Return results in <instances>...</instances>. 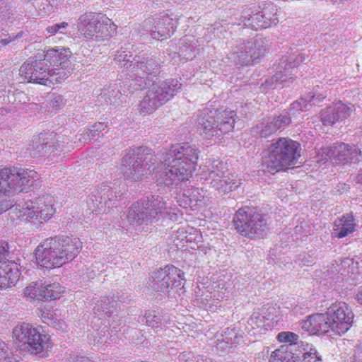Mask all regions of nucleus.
Returning <instances> with one entry per match:
<instances>
[{"label": "nucleus", "instance_id": "4c0bfd02", "mask_svg": "<svg viewBox=\"0 0 362 362\" xmlns=\"http://www.w3.org/2000/svg\"><path fill=\"white\" fill-rule=\"evenodd\" d=\"M25 297L38 300H44L45 294L42 288V281L32 282L23 291Z\"/></svg>", "mask_w": 362, "mask_h": 362}, {"label": "nucleus", "instance_id": "473e14b6", "mask_svg": "<svg viewBox=\"0 0 362 362\" xmlns=\"http://www.w3.org/2000/svg\"><path fill=\"white\" fill-rule=\"evenodd\" d=\"M205 168L209 180L217 178V177H223V174L227 170L226 163L220 160H209L206 162Z\"/></svg>", "mask_w": 362, "mask_h": 362}, {"label": "nucleus", "instance_id": "09e8293b", "mask_svg": "<svg viewBox=\"0 0 362 362\" xmlns=\"http://www.w3.org/2000/svg\"><path fill=\"white\" fill-rule=\"evenodd\" d=\"M334 144L332 146L322 148L317 154V162H326L329 160L334 163Z\"/></svg>", "mask_w": 362, "mask_h": 362}, {"label": "nucleus", "instance_id": "ddd939ff", "mask_svg": "<svg viewBox=\"0 0 362 362\" xmlns=\"http://www.w3.org/2000/svg\"><path fill=\"white\" fill-rule=\"evenodd\" d=\"M13 338L31 354H40L48 348L49 337L28 323L17 325L13 330Z\"/></svg>", "mask_w": 362, "mask_h": 362}, {"label": "nucleus", "instance_id": "58836bf2", "mask_svg": "<svg viewBox=\"0 0 362 362\" xmlns=\"http://www.w3.org/2000/svg\"><path fill=\"white\" fill-rule=\"evenodd\" d=\"M276 132L275 128L272 124L270 119L264 120L257 124L252 128V132L255 136H259L262 138L269 136Z\"/></svg>", "mask_w": 362, "mask_h": 362}, {"label": "nucleus", "instance_id": "f704fd0d", "mask_svg": "<svg viewBox=\"0 0 362 362\" xmlns=\"http://www.w3.org/2000/svg\"><path fill=\"white\" fill-rule=\"evenodd\" d=\"M266 320L269 319H266L264 315L259 313H254L247 321L245 325L246 332L250 335L256 334V329L264 328L266 326L269 325V323L265 324Z\"/></svg>", "mask_w": 362, "mask_h": 362}, {"label": "nucleus", "instance_id": "79ce46f5", "mask_svg": "<svg viewBox=\"0 0 362 362\" xmlns=\"http://www.w3.org/2000/svg\"><path fill=\"white\" fill-rule=\"evenodd\" d=\"M188 37H185L181 40V45L179 48L178 54L181 59L187 62V60L192 59L194 57L193 53V46Z\"/></svg>", "mask_w": 362, "mask_h": 362}, {"label": "nucleus", "instance_id": "6e6d98bb", "mask_svg": "<svg viewBox=\"0 0 362 362\" xmlns=\"http://www.w3.org/2000/svg\"><path fill=\"white\" fill-rule=\"evenodd\" d=\"M38 8L39 13L42 16H47L54 11L53 6L47 0H41L38 3Z\"/></svg>", "mask_w": 362, "mask_h": 362}, {"label": "nucleus", "instance_id": "1a4fd4ad", "mask_svg": "<svg viewBox=\"0 0 362 362\" xmlns=\"http://www.w3.org/2000/svg\"><path fill=\"white\" fill-rule=\"evenodd\" d=\"M182 83L177 78L153 82L141 101L139 107L141 114L147 115L171 100L180 90Z\"/></svg>", "mask_w": 362, "mask_h": 362}, {"label": "nucleus", "instance_id": "774afa93", "mask_svg": "<svg viewBox=\"0 0 362 362\" xmlns=\"http://www.w3.org/2000/svg\"><path fill=\"white\" fill-rule=\"evenodd\" d=\"M356 182L362 184V170H361L356 175Z\"/></svg>", "mask_w": 362, "mask_h": 362}, {"label": "nucleus", "instance_id": "7c9ffc66", "mask_svg": "<svg viewBox=\"0 0 362 362\" xmlns=\"http://www.w3.org/2000/svg\"><path fill=\"white\" fill-rule=\"evenodd\" d=\"M332 272L340 274L342 278L351 277L358 273V262L351 258H345L335 261L332 265Z\"/></svg>", "mask_w": 362, "mask_h": 362}, {"label": "nucleus", "instance_id": "f3484780", "mask_svg": "<svg viewBox=\"0 0 362 362\" xmlns=\"http://www.w3.org/2000/svg\"><path fill=\"white\" fill-rule=\"evenodd\" d=\"M262 38L247 41L236 47L229 59L236 64L247 66L255 62L266 52Z\"/></svg>", "mask_w": 362, "mask_h": 362}, {"label": "nucleus", "instance_id": "c85d7f7f", "mask_svg": "<svg viewBox=\"0 0 362 362\" xmlns=\"http://www.w3.org/2000/svg\"><path fill=\"white\" fill-rule=\"evenodd\" d=\"M50 140H52V138L49 139L45 134H40L38 136L35 137L33 139L30 154L34 157H38L46 156L54 150H57V148Z\"/></svg>", "mask_w": 362, "mask_h": 362}, {"label": "nucleus", "instance_id": "6e6552de", "mask_svg": "<svg viewBox=\"0 0 362 362\" xmlns=\"http://www.w3.org/2000/svg\"><path fill=\"white\" fill-rule=\"evenodd\" d=\"M233 223L240 235L250 239L262 238L269 230L267 216L261 214L257 208L247 206L236 211Z\"/></svg>", "mask_w": 362, "mask_h": 362}, {"label": "nucleus", "instance_id": "338daca9", "mask_svg": "<svg viewBox=\"0 0 362 362\" xmlns=\"http://www.w3.org/2000/svg\"><path fill=\"white\" fill-rule=\"evenodd\" d=\"M356 300H357V302L358 303L362 305V288H360V290L358 291L356 296Z\"/></svg>", "mask_w": 362, "mask_h": 362}, {"label": "nucleus", "instance_id": "a19ab883", "mask_svg": "<svg viewBox=\"0 0 362 362\" xmlns=\"http://www.w3.org/2000/svg\"><path fill=\"white\" fill-rule=\"evenodd\" d=\"M107 125L104 122H99L93 124L81 136L84 142H91L96 141L95 137L107 128Z\"/></svg>", "mask_w": 362, "mask_h": 362}, {"label": "nucleus", "instance_id": "5701e85b", "mask_svg": "<svg viewBox=\"0 0 362 362\" xmlns=\"http://www.w3.org/2000/svg\"><path fill=\"white\" fill-rule=\"evenodd\" d=\"M334 163L345 164L356 163L362 158L361 148L345 143L334 144Z\"/></svg>", "mask_w": 362, "mask_h": 362}, {"label": "nucleus", "instance_id": "cd10ccee", "mask_svg": "<svg viewBox=\"0 0 362 362\" xmlns=\"http://www.w3.org/2000/svg\"><path fill=\"white\" fill-rule=\"evenodd\" d=\"M221 338L218 339L217 349H226L233 347L243 341L242 331L237 327H228L221 334Z\"/></svg>", "mask_w": 362, "mask_h": 362}, {"label": "nucleus", "instance_id": "13d9d810", "mask_svg": "<svg viewBox=\"0 0 362 362\" xmlns=\"http://www.w3.org/2000/svg\"><path fill=\"white\" fill-rule=\"evenodd\" d=\"M211 304L212 305H214L216 301H221L225 298L228 297L226 295V288H224L223 287L221 288V291L214 290L212 293H211Z\"/></svg>", "mask_w": 362, "mask_h": 362}, {"label": "nucleus", "instance_id": "49530a36", "mask_svg": "<svg viewBox=\"0 0 362 362\" xmlns=\"http://www.w3.org/2000/svg\"><path fill=\"white\" fill-rule=\"evenodd\" d=\"M64 361L65 362H97L90 356L75 351L66 353Z\"/></svg>", "mask_w": 362, "mask_h": 362}, {"label": "nucleus", "instance_id": "c03bdc74", "mask_svg": "<svg viewBox=\"0 0 362 362\" xmlns=\"http://www.w3.org/2000/svg\"><path fill=\"white\" fill-rule=\"evenodd\" d=\"M272 124L275 128L276 132L281 129H284L291 122V116L288 112H283L278 117L270 119Z\"/></svg>", "mask_w": 362, "mask_h": 362}, {"label": "nucleus", "instance_id": "37998d69", "mask_svg": "<svg viewBox=\"0 0 362 362\" xmlns=\"http://www.w3.org/2000/svg\"><path fill=\"white\" fill-rule=\"evenodd\" d=\"M0 359L4 362H19L21 356L11 351L8 344L0 339Z\"/></svg>", "mask_w": 362, "mask_h": 362}, {"label": "nucleus", "instance_id": "de8ad7c7", "mask_svg": "<svg viewBox=\"0 0 362 362\" xmlns=\"http://www.w3.org/2000/svg\"><path fill=\"white\" fill-rule=\"evenodd\" d=\"M179 362H213L209 358H204L202 356L195 355L192 352L184 351L179 355Z\"/></svg>", "mask_w": 362, "mask_h": 362}, {"label": "nucleus", "instance_id": "ea45409f", "mask_svg": "<svg viewBox=\"0 0 362 362\" xmlns=\"http://www.w3.org/2000/svg\"><path fill=\"white\" fill-rule=\"evenodd\" d=\"M298 356H292L284 349H276L272 352L269 362H298L300 361Z\"/></svg>", "mask_w": 362, "mask_h": 362}, {"label": "nucleus", "instance_id": "f257e3e1", "mask_svg": "<svg viewBox=\"0 0 362 362\" xmlns=\"http://www.w3.org/2000/svg\"><path fill=\"white\" fill-rule=\"evenodd\" d=\"M199 148L189 143L176 144L163 153L160 163L155 166L156 156L145 146L126 150L120 170L125 179L138 182L154 173L158 185L177 187L189 180L196 169Z\"/></svg>", "mask_w": 362, "mask_h": 362}, {"label": "nucleus", "instance_id": "864d4df0", "mask_svg": "<svg viewBox=\"0 0 362 362\" xmlns=\"http://www.w3.org/2000/svg\"><path fill=\"white\" fill-rule=\"evenodd\" d=\"M309 109L310 107L308 106V103L307 102L303 103V98H301L300 100L293 102L291 105L290 111L288 113L289 115H291L293 116H295L296 113L300 111H305Z\"/></svg>", "mask_w": 362, "mask_h": 362}, {"label": "nucleus", "instance_id": "e433bc0d", "mask_svg": "<svg viewBox=\"0 0 362 362\" xmlns=\"http://www.w3.org/2000/svg\"><path fill=\"white\" fill-rule=\"evenodd\" d=\"M42 288L45 300L59 299L64 293V288L59 283L47 284L42 281Z\"/></svg>", "mask_w": 362, "mask_h": 362}, {"label": "nucleus", "instance_id": "39448f33", "mask_svg": "<svg viewBox=\"0 0 362 362\" xmlns=\"http://www.w3.org/2000/svg\"><path fill=\"white\" fill-rule=\"evenodd\" d=\"M236 118V112L233 110L225 109L220 111L217 108L206 107L197 116V131L207 139L220 136L233 130Z\"/></svg>", "mask_w": 362, "mask_h": 362}, {"label": "nucleus", "instance_id": "7ed1b4c3", "mask_svg": "<svg viewBox=\"0 0 362 362\" xmlns=\"http://www.w3.org/2000/svg\"><path fill=\"white\" fill-rule=\"evenodd\" d=\"M82 243L78 238L57 235L48 238L35 249L37 264L46 269L60 267L72 261L81 252Z\"/></svg>", "mask_w": 362, "mask_h": 362}, {"label": "nucleus", "instance_id": "9b49d317", "mask_svg": "<svg viewBox=\"0 0 362 362\" xmlns=\"http://www.w3.org/2000/svg\"><path fill=\"white\" fill-rule=\"evenodd\" d=\"M27 61L20 68L19 74L28 82L45 86L61 83L66 72L52 74L43 59Z\"/></svg>", "mask_w": 362, "mask_h": 362}, {"label": "nucleus", "instance_id": "0e129e2a", "mask_svg": "<svg viewBox=\"0 0 362 362\" xmlns=\"http://www.w3.org/2000/svg\"><path fill=\"white\" fill-rule=\"evenodd\" d=\"M220 182L222 185H224V177H217V178H214L211 180L210 184L214 188V182Z\"/></svg>", "mask_w": 362, "mask_h": 362}, {"label": "nucleus", "instance_id": "bb28decb", "mask_svg": "<svg viewBox=\"0 0 362 362\" xmlns=\"http://www.w3.org/2000/svg\"><path fill=\"white\" fill-rule=\"evenodd\" d=\"M291 63H288L287 59H281L276 73L271 78V85L276 82L274 88H276L277 84L288 86L293 82V76L296 73V69L294 66H291Z\"/></svg>", "mask_w": 362, "mask_h": 362}, {"label": "nucleus", "instance_id": "393cba45", "mask_svg": "<svg viewBox=\"0 0 362 362\" xmlns=\"http://www.w3.org/2000/svg\"><path fill=\"white\" fill-rule=\"evenodd\" d=\"M127 296L124 297V293H117V296H103L100 300H97L95 305L94 306L93 310L94 314L97 315L98 319H103L106 316L110 317L113 311L110 310V308H113L118 305V303H126L128 300Z\"/></svg>", "mask_w": 362, "mask_h": 362}, {"label": "nucleus", "instance_id": "69168bd1", "mask_svg": "<svg viewBox=\"0 0 362 362\" xmlns=\"http://www.w3.org/2000/svg\"><path fill=\"white\" fill-rule=\"evenodd\" d=\"M328 1H330L333 4L335 5H340V4H344L351 0H327Z\"/></svg>", "mask_w": 362, "mask_h": 362}, {"label": "nucleus", "instance_id": "20e7f679", "mask_svg": "<svg viewBox=\"0 0 362 362\" xmlns=\"http://www.w3.org/2000/svg\"><path fill=\"white\" fill-rule=\"evenodd\" d=\"M300 144L288 138H279L262 151V165L268 171L278 172L297 163Z\"/></svg>", "mask_w": 362, "mask_h": 362}, {"label": "nucleus", "instance_id": "b1692460", "mask_svg": "<svg viewBox=\"0 0 362 362\" xmlns=\"http://www.w3.org/2000/svg\"><path fill=\"white\" fill-rule=\"evenodd\" d=\"M184 199H180L177 202L183 208L190 207L193 209L196 206H204L210 199L208 191L203 188L190 187L183 191Z\"/></svg>", "mask_w": 362, "mask_h": 362}, {"label": "nucleus", "instance_id": "a18cd8bd", "mask_svg": "<svg viewBox=\"0 0 362 362\" xmlns=\"http://www.w3.org/2000/svg\"><path fill=\"white\" fill-rule=\"evenodd\" d=\"M0 3L4 4V0H0ZM13 19L14 15L11 12V7L7 4L0 6V23L8 25L13 22Z\"/></svg>", "mask_w": 362, "mask_h": 362}, {"label": "nucleus", "instance_id": "603ef678", "mask_svg": "<svg viewBox=\"0 0 362 362\" xmlns=\"http://www.w3.org/2000/svg\"><path fill=\"white\" fill-rule=\"evenodd\" d=\"M325 95L322 94H315L313 93H309L303 97V102H307L308 106L310 108L313 105H317L320 103L325 98Z\"/></svg>", "mask_w": 362, "mask_h": 362}, {"label": "nucleus", "instance_id": "a878e982", "mask_svg": "<svg viewBox=\"0 0 362 362\" xmlns=\"http://www.w3.org/2000/svg\"><path fill=\"white\" fill-rule=\"evenodd\" d=\"M301 327L310 334H325L331 330L326 313H317L310 315L301 322Z\"/></svg>", "mask_w": 362, "mask_h": 362}, {"label": "nucleus", "instance_id": "052dcab7", "mask_svg": "<svg viewBox=\"0 0 362 362\" xmlns=\"http://www.w3.org/2000/svg\"><path fill=\"white\" fill-rule=\"evenodd\" d=\"M23 35L22 32L18 33L16 35H9L8 37L0 39V49L6 46L10 42L14 41L16 39L21 37Z\"/></svg>", "mask_w": 362, "mask_h": 362}, {"label": "nucleus", "instance_id": "72a5a7b5", "mask_svg": "<svg viewBox=\"0 0 362 362\" xmlns=\"http://www.w3.org/2000/svg\"><path fill=\"white\" fill-rule=\"evenodd\" d=\"M293 354L300 359L298 362H322L316 349L308 344L303 346L298 353Z\"/></svg>", "mask_w": 362, "mask_h": 362}, {"label": "nucleus", "instance_id": "f8f14e48", "mask_svg": "<svg viewBox=\"0 0 362 362\" xmlns=\"http://www.w3.org/2000/svg\"><path fill=\"white\" fill-rule=\"evenodd\" d=\"M53 197L47 194L18 204L14 209L18 211V217L24 221L35 218L42 223L49 219L55 213Z\"/></svg>", "mask_w": 362, "mask_h": 362}, {"label": "nucleus", "instance_id": "5fc2aeb1", "mask_svg": "<svg viewBox=\"0 0 362 362\" xmlns=\"http://www.w3.org/2000/svg\"><path fill=\"white\" fill-rule=\"evenodd\" d=\"M277 339L281 342H289L291 344H296L298 339V336L293 332H282L279 333Z\"/></svg>", "mask_w": 362, "mask_h": 362}, {"label": "nucleus", "instance_id": "412c9836", "mask_svg": "<svg viewBox=\"0 0 362 362\" xmlns=\"http://www.w3.org/2000/svg\"><path fill=\"white\" fill-rule=\"evenodd\" d=\"M8 253L6 245L0 242V288L6 289L14 286L18 280L20 274L17 264L12 261L6 260Z\"/></svg>", "mask_w": 362, "mask_h": 362}, {"label": "nucleus", "instance_id": "f03ea898", "mask_svg": "<svg viewBox=\"0 0 362 362\" xmlns=\"http://www.w3.org/2000/svg\"><path fill=\"white\" fill-rule=\"evenodd\" d=\"M115 61L123 71L127 70L132 73V79L129 81L127 90H123L121 93L118 84L110 86L103 94L106 102L111 105H116L122 100V95L131 93L132 90H136L145 88L150 82L151 76H156L160 72V62L156 56L145 54L134 56L128 54L126 51L117 52ZM121 88V83H119Z\"/></svg>", "mask_w": 362, "mask_h": 362}, {"label": "nucleus", "instance_id": "8fccbe9b", "mask_svg": "<svg viewBox=\"0 0 362 362\" xmlns=\"http://www.w3.org/2000/svg\"><path fill=\"white\" fill-rule=\"evenodd\" d=\"M42 319L43 322L47 324L49 326H52L56 329H63L65 326V322L64 321L54 318L52 314L48 313H43L42 314Z\"/></svg>", "mask_w": 362, "mask_h": 362}, {"label": "nucleus", "instance_id": "e2e57ef3", "mask_svg": "<svg viewBox=\"0 0 362 362\" xmlns=\"http://www.w3.org/2000/svg\"><path fill=\"white\" fill-rule=\"evenodd\" d=\"M354 362H362V343L358 346L353 356Z\"/></svg>", "mask_w": 362, "mask_h": 362}, {"label": "nucleus", "instance_id": "c756f323", "mask_svg": "<svg viewBox=\"0 0 362 362\" xmlns=\"http://www.w3.org/2000/svg\"><path fill=\"white\" fill-rule=\"evenodd\" d=\"M356 223L351 214H345L335 220L334 223V234L338 238H342L355 230Z\"/></svg>", "mask_w": 362, "mask_h": 362}, {"label": "nucleus", "instance_id": "4468645a", "mask_svg": "<svg viewBox=\"0 0 362 362\" xmlns=\"http://www.w3.org/2000/svg\"><path fill=\"white\" fill-rule=\"evenodd\" d=\"M185 273L173 265H167L151 274L149 286L156 292L167 293L170 288L179 287Z\"/></svg>", "mask_w": 362, "mask_h": 362}, {"label": "nucleus", "instance_id": "423d86ee", "mask_svg": "<svg viewBox=\"0 0 362 362\" xmlns=\"http://www.w3.org/2000/svg\"><path fill=\"white\" fill-rule=\"evenodd\" d=\"M168 209L163 197L156 194H151L132 204L127 219L132 226L152 223L167 214Z\"/></svg>", "mask_w": 362, "mask_h": 362}, {"label": "nucleus", "instance_id": "2eb2a0df", "mask_svg": "<svg viewBox=\"0 0 362 362\" xmlns=\"http://www.w3.org/2000/svg\"><path fill=\"white\" fill-rule=\"evenodd\" d=\"M331 330L337 334L346 333L352 326L354 315L352 309L344 302L333 303L326 313Z\"/></svg>", "mask_w": 362, "mask_h": 362}, {"label": "nucleus", "instance_id": "9d476101", "mask_svg": "<svg viewBox=\"0 0 362 362\" xmlns=\"http://www.w3.org/2000/svg\"><path fill=\"white\" fill-rule=\"evenodd\" d=\"M38 175L33 170L15 167L0 169V197L16 191H23L26 186L33 185Z\"/></svg>", "mask_w": 362, "mask_h": 362}, {"label": "nucleus", "instance_id": "0eeeda50", "mask_svg": "<svg viewBox=\"0 0 362 362\" xmlns=\"http://www.w3.org/2000/svg\"><path fill=\"white\" fill-rule=\"evenodd\" d=\"M117 26L106 15L86 12L76 21L78 33L86 39L104 42L116 34Z\"/></svg>", "mask_w": 362, "mask_h": 362}, {"label": "nucleus", "instance_id": "bf43d9fd", "mask_svg": "<svg viewBox=\"0 0 362 362\" xmlns=\"http://www.w3.org/2000/svg\"><path fill=\"white\" fill-rule=\"evenodd\" d=\"M51 103L52 108L59 110L64 105V100L63 96L56 95L52 98Z\"/></svg>", "mask_w": 362, "mask_h": 362}, {"label": "nucleus", "instance_id": "a211bd4d", "mask_svg": "<svg viewBox=\"0 0 362 362\" xmlns=\"http://www.w3.org/2000/svg\"><path fill=\"white\" fill-rule=\"evenodd\" d=\"M177 25V21L168 14H160L144 22L145 31L153 40H163L170 37Z\"/></svg>", "mask_w": 362, "mask_h": 362}, {"label": "nucleus", "instance_id": "2f4dec72", "mask_svg": "<svg viewBox=\"0 0 362 362\" xmlns=\"http://www.w3.org/2000/svg\"><path fill=\"white\" fill-rule=\"evenodd\" d=\"M144 320L145 323L148 327L158 329L166 325L170 320V317L167 314H164L162 311L158 310H148L143 317L142 322H144Z\"/></svg>", "mask_w": 362, "mask_h": 362}, {"label": "nucleus", "instance_id": "6ab92c4d", "mask_svg": "<svg viewBox=\"0 0 362 362\" xmlns=\"http://www.w3.org/2000/svg\"><path fill=\"white\" fill-rule=\"evenodd\" d=\"M125 191L126 186L124 185H122V189L107 186L101 187L92 195L94 197L92 199V202L95 207L94 211L98 213H105L106 208L110 209L116 206V202L124 194Z\"/></svg>", "mask_w": 362, "mask_h": 362}, {"label": "nucleus", "instance_id": "c9c22d12", "mask_svg": "<svg viewBox=\"0 0 362 362\" xmlns=\"http://www.w3.org/2000/svg\"><path fill=\"white\" fill-rule=\"evenodd\" d=\"M224 185L220 182H214V188L222 192H228L236 189L240 185V180L233 174H223Z\"/></svg>", "mask_w": 362, "mask_h": 362}, {"label": "nucleus", "instance_id": "aec40b11", "mask_svg": "<svg viewBox=\"0 0 362 362\" xmlns=\"http://www.w3.org/2000/svg\"><path fill=\"white\" fill-rule=\"evenodd\" d=\"M71 52L66 49H51L47 50L44 55L43 60L45 62L47 67L53 74L66 72L67 74L62 79V81L66 79L71 73L72 68L70 67L69 58Z\"/></svg>", "mask_w": 362, "mask_h": 362}, {"label": "nucleus", "instance_id": "3c124183", "mask_svg": "<svg viewBox=\"0 0 362 362\" xmlns=\"http://www.w3.org/2000/svg\"><path fill=\"white\" fill-rule=\"evenodd\" d=\"M68 27L69 23L64 21L48 25L46 28L45 30L47 32V33L50 34L51 35H55L57 33L64 34L66 33Z\"/></svg>", "mask_w": 362, "mask_h": 362}, {"label": "nucleus", "instance_id": "4d7b16f0", "mask_svg": "<svg viewBox=\"0 0 362 362\" xmlns=\"http://www.w3.org/2000/svg\"><path fill=\"white\" fill-rule=\"evenodd\" d=\"M305 59V54L303 53H299L297 55L293 54L288 58L287 57H283L281 59H287L288 63L291 62V66H294L297 70L298 66L302 63Z\"/></svg>", "mask_w": 362, "mask_h": 362}, {"label": "nucleus", "instance_id": "680f3d73", "mask_svg": "<svg viewBox=\"0 0 362 362\" xmlns=\"http://www.w3.org/2000/svg\"><path fill=\"white\" fill-rule=\"evenodd\" d=\"M296 262L303 266H308L309 264L313 263L314 259L310 255H299L296 259Z\"/></svg>", "mask_w": 362, "mask_h": 362}, {"label": "nucleus", "instance_id": "dca6fc26", "mask_svg": "<svg viewBox=\"0 0 362 362\" xmlns=\"http://www.w3.org/2000/svg\"><path fill=\"white\" fill-rule=\"evenodd\" d=\"M278 8L276 5L272 2L264 4L261 11L256 13L247 11L241 16V21L246 27L255 30L265 29L277 25Z\"/></svg>", "mask_w": 362, "mask_h": 362}, {"label": "nucleus", "instance_id": "4be33fe9", "mask_svg": "<svg viewBox=\"0 0 362 362\" xmlns=\"http://www.w3.org/2000/svg\"><path fill=\"white\" fill-rule=\"evenodd\" d=\"M353 110V105H346L339 101L321 111V121L324 125L332 126L337 122H342L349 117Z\"/></svg>", "mask_w": 362, "mask_h": 362}]
</instances>
